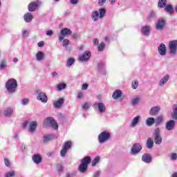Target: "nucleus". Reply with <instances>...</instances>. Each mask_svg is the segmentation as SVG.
Masks as SVG:
<instances>
[{"label":"nucleus","instance_id":"1","mask_svg":"<svg viewBox=\"0 0 177 177\" xmlns=\"http://www.w3.org/2000/svg\"><path fill=\"white\" fill-rule=\"evenodd\" d=\"M5 88L8 93H16L17 91V80L10 78L6 82Z\"/></svg>","mask_w":177,"mask_h":177},{"label":"nucleus","instance_id":"2","mask_svg":"<svg viewBox=\"0 0 177 177\" xmlns=\"http://www.w3.org/2000/svg\"><path fill=\"white\" fill-rule=\"evenodd\" d=\"M91 160L92 158H91V156H86L82 160V163L78 167V170L80 171V172H81L82 174H85V172H86V170L88 169V165L91 164Z\"/></svg>","mask_w":177,"mask_h":177},{"label":"nucleus","instance_id":"3","mask_svg":"<svg viewBox=\"0 0 177 177\" xmlns=\"http://www.w3.org/2000/svg\"><path fill=\"white\" fill-rule=\"evenodd\" d=\"M28 125V132H29L30 133H34V132H35V131L37 130L38 123H37L36 121L28 122L27 120L24 121L22 123L23 128H26V127H27Z\"/></svg>","mask_w":177,"mask_h":177},{"label":"nucleus","instance_id":"4","mask_svg":"<svg viewBox=\"0 0 177 177\" xmlns=\"http://www.w3.org/2000/svg\"><path fill=\"white\" fill-rule=\"evenodd\" d=\"M44 125L45 128H53V129H59V125H57V122L53 118L49 117L44 120Z\"/></svg>","mask_w":177,"mask_h":177},{"label":"nucleus","instance_id":"5","mask_svg":"<svg viewBox=\"0 0 177 177\" xmlns=\"http://www.w3.org/2000/svg\"><path fill=\"white\" fill-rule=\"evenodd\" d=\"M41 5H42V1L39 0L32 1L28 4V10L29 12H35V10H38L39 9Z\"/></svg>","mask_w":177,"mask_h":177},{"label":"nucleus","instance_id":"6","mask_svg":"<svg viewBox=\"0 0 177 177\" xmlns=\"http://www.w3.org/2000/svg\"><path fill=\"white\" fill-rule=\"evenodd\" d=\"M153 136L154 138V142L156 145H161L162 143V137H161V130L157 127L155 129Z\"/></svg>","mask_w":177,"mask_h":177},{"label":"nucleus","instance_id":"7","mask_svg":"<svg viewBox=\"0 0 177 177\" xmlns=\"http://www.w3.org/2000/svg\"><path fill=\"white\" fill-rule=\"evenodd\" d=\"M110 139V133L107 131H102L98 136V142L100 144L105 143Z\"/></svg>","mask_w":177,"mask_h":177},{"label":"nucleus","instance_id":"8","mask_svg":"<svg viewBox=\"0 0 177 177\" xmlns=\"http://www.w3.org/2000/svg\"><path fill=\"white\" fill-rule=\"evenodd\" d=\"M71 30L68 28H64L61 30L60 34L61 35L59 36V41H62L64 39V37H68V35H71L72 34Z\"/></svg>","mask_w":177,"mask_h":177},{"label":"nucleus","instance_id":"9","mask_svg":"<svg viewBox=\"0 0 177 177\" xmlns=\"http://www.w3.org/2000/svg\"><path fill=\"white\" fill-rule=\"evenodd\" d=\"M91 56H92L91 51H85L82 55L79 56V62H82V63L88 62Z\"/></svg>","mask_w":177,"mask_h":177},{"label":"nucleus","instance_id":"10","mask_svg":"<svg viewBox=\"0 0 177 177\" xmlns=\"http://www.w3.org/2000/svg\"><path fill=\"white\" fill-rule=\"evenodd\" d=\"M142 149V145H140V144L135 143L131 149V154H132L133 156H136V154L140 153Z\"/></svg>","mask_w":177,"mask_h":177},{"label":"nucleus","instance_id":"11","mask_svg":"<svg viewBox=\"0 0 177 177\" xmlns=\"http://www.w3.org/2000/svg\"><path fill=\"white\" fill-rule=\"evenodd\" d=\"M37 100L41 102V103H48V96H46V93L42 91L38 93Z\"/></svg>","mask_w":177,"mask_h":177},{"label":"nucleus","instance_id":"12","mask_svg":"<svg viewBox=\"0 0 177 177\" xmlns=\"http://www.w3.org/2000/svg\"><path fill=\"white\" fill-rule=\"evenodd\" d=\"M71 145H73V142H71V141H67L64 143V147L61 151L62 157H64V156H66L67 151L71 147Z\"/></svg>","mask_w":177,"mask_h":177},{"label":"nucleus","instance_id":"13","mask_svg":"<svg viewBox=\"0 0 177 177\" xmlns=\"http://www.w3.org/2000/svg\"><path fill=\"white\" fill-rule=\"evenodd\" d=\"M93 107L97 109L99 113H103L106 111V105H104L103 102H95Z\"/></svg>","mask_w":177,"mask_h":177},{"label":"nucleus","instance_id":"14","mask_svg":"<svg viewBox=\"0 0 177 177\" xmlns=\"http://www.w3.org/2000/svg\"><path fill=\"white\" fill-rule=\"evenodd\" d=\"M158 50L160 56H165L167 55V48L165 47V44L162 43L158 47Z\"/></svg>","mask_w":177,"mask_h":177},{"label":"nucleus","instance_id":"15","mask_svg":"<svg viewBox=\"0 0 177 177\" xmlns=\"http://www.w3.org/2000/svg\"><path fill=\"white\" fill-rule=\"evenodd\" d=\"M165 129L167 131H174L175 129V121L169 120L165 124Z\"/></svg>","mask_w":177,"mask_h":177},{"label":"nucleus","instance_id":"16","mask_svg":"<svg viewBox=\"0 0 177 177\" xmlns=\"http://www.w3.org/2000/svg\"><path fill=\"white\" fill-rule=\"evenodd\" d=\"M165 26V20L164 19H159L156 23V30H162Z\"/></svg>","mask_w":177,"mask_h":177},{"label":"nucleus","instance_id":"17","mask_svg":"<svg viewBox=\"0 0 177 177\" xmlns=\"http://www.w3.org/2000/svg\"><path fill=\"white\" fill-rule=\"evenodd\" d=\"M152 158L151 156L149 153H144L142 156V161L146 164H150L151 162Z\"/></svg>","mask_w":177,"mask_h":177},{"label":"nucleus","instance_id":"18","mask_svg":"<svg viewBox=\"0 0 177 177\" xmlns=\"http://www.w3.org/2000/svg\"><path fill=\"white\" fill-rule=\"evenodd\" d=\"M33 162L36 164L37 165L41 164L42 162V157H41V155L39 154H35L32 157Z\"/></svg>","mask_w":177,"mask_h":177},{"label":"nucleus","instance_id":"19","mask_svg":"<svg viewBox=\"0 0 177 177\" xmlns=\"http://www.w3.org/2000/svg\"><path fill=\"white\" fill-rule=\"evenodd\" d=\"M140 121V115H137L134 117L130 123V127H131V128H135V127H136V125L139 124Z\"/></svg>","mask_w":177,"mask_h":177},{"label":"nucleus","instance_id":"20","mask_svg":"<svg viewBox=\"0 0 177 177\" xmlns=\"http://www.w3.org/2000/svg\"><path fill=\"white\" fill-rule=\"evenodd\" d=\"M160 110H161V108L158 106L152 107L149 111V114L151 115H158V113H160Z\"/></svg>","mask_w":177,"mask_h":177},{"label":"nucleus","instance_id":"21","mask_svg":"<svg viewBox=\"0 0 177 177\" xmlns=\"http://www.w3.org/2000/svg\"><path fill=\"white\" fill-rule=\"evenodd\" d=\"M151 29V27L150 26H142L141 28V32L143 34V35L147 36L149 34H150V30Z\"/></svg>","mask_w":177,"mask_h":177},{"label":"nucleus","instance_id":"22","mask_svg":"<svg viewBox=\"0 0 177 177\" xmlns=\"http://www.w3.org/2000/svg\"><path fill=\"white\" fill-rule=\"evenodd\" d=\"M56 138V136L55 134H49L44 136V143H48V142H50V140H53Z\"/></svg>","mask_w":177,"mask_h":177},{"label":"nucleus","instance_id":"23","mask_svg":"<svg viewBox=\"0 0 177 177\" xmlns=\"http://www.w3.org/2000/svg\"><path fill=\"white\" fill-rule=\"evenodd\" d=\"M169 81V75H165L159 82V86H164Z\"/></svg>","mask_w":177,"mask_h":177},{"label":"nucleus","instance_id":"24","mask_svg":"<svg viewBox=\"0 0 177 177\" xmlns=\"http://www.w3.org/2000/svg\"><path fill=\"white\" fill-rule=\"evenodd\" d=\"M99 19H100L99 11L97 10L93 11L91 12V19L93 20V21H97Z\"/></svg>","mask_w":177,"mask_h":177},{"label":"nucleus","instance_id":"25","mask_svg":"<svg viewBox=\"0 0 177 177\" xmlns=\"http://www.w3.org/2000/svg\"><path fill=\"white\" fill-rule=\"evenodd\" d=\"M24 19L26 23H30V21H32L34 17L32 16V14H31V12H27L24 15Z\"/></svg>","mask_w":177,"mask_h":177},{"label":"nucleus","instance_id":"26","mask_svg":"<svg viewBox=\"0 0 177 177\" xmlns=\"http://www.w3.org/2000/svg\"><path fill=\"white\" fill-rule=\"evenodd\" d=\"M121 96H122V91H121V90H115L113 93L112 97L114 100H117V99H119Z\"/></svg>","mask_w":177,"mask_h":177},{"label":"nucleus","instance_id":"27","mask_svg":"<svg viewBox=\"0 0 177 177\" xmlns=\"http://www.w3.org/2000/svg\"><path fill=\"white\" fill-rule=\"evenodd\" d=\"M45 59V54L42 51H39L36 54V60L37 62H42Z\"/></svg>","mask_w":177,"mask_h":177},{"label":"nucleus","instance_id":"28","mask_svg":"<svg viewBox=\"0 0 177 177\" xmlns=\"http://www.w3.org/2000/svg\"><path fill=\"white\" fill-rule=\"evenodd\" d=\"M140 97L139 96H136L131 98V106H136V104H139L140 103Z\"/></svg>","mask_w":177,"mask_h":177},{"label":"nucleus","instance_id":"29","mask_svg":"<svg viewBox=\"0 0 177 177\" xmlns=\"http://www.w3.org/2000/svg\"><path fill=\"white\" fill-rule=\"evenodd\" d=\"M4 115L6 117H12L13 115V108H7L4 110Z\"/></svg>","mask_w":177,"mask_h":177},{"label":"nucleus","instance_id":"30","mask_svg":"<svg viewBox=\"0 0 177 177\" xmlns=\"http://www.w3.org/2000/svg\"><path fill=\"white\" fill-rule=\"evenodd\" d=\"M63 103H64V99L59 98L58 100L54 102V107L59 109V107L62 106V104H63Z\"/></svg>","mask_w":177,"mask_h":177},{"label":"nucleus","instance_id":"31","mask_svg":"<svg viewBox=\"0 0 177 177\" xmlns=\"http://www.w3.org/2000/svg\"><path fill=\"white\" fill-rule=\"evenodd\" d=\"M156 122V120L153 118H148L146 121L145 124L147 127H151Z\"/></svg>","mask_w":177,"mask_h":177},{"label":"nucleus","instance_id":"32","mask_svg":"<svg viewBox=\"0 0 177 177\" xmlns=\"http://www.w3.org/2000/svg\"><path fill=\"white\" fill-rule=\"evenodd\" d=\"M173 120H177V104H175L173 107V113H171Z\"/></svg>","mask_w":177,"mask_h":177},{"label":"nucleus","instance_id":"33","mask_svg":"<svg viewBox=\"0 0 177 177\" xmlns=\"http://www.w3.org/2000/svg\"><path fill=\"white\" fill-rule=\"evenodd\" d=\"M153 146H154V141L149 138L147 140V149H153Z\"/></svg>","mask_w":177,"mask_h":177},{"label":"nucleus","instance_id":"34","mask_svg":"<svg viewBox=\"0 0 177 177\" xmlns=\"http://www.w3.org/2000/svg\"><path fill=\"white\" fill-rule=\"evenodd\" d=\"M8 67V62H6V59H3L0 62V70H4V68H6Z\"/></svg>","mask_w":177,"mask_h":177},{"label":"nucleus","instance_id":"35","mask_svg":"<svg viewBox=\"0 0 177 177\" xmlns=\"http://www.w3.org/2000/svg\"><path fill=\"white\" fill-rule=\"evenodd\" d=\"M158 6L159 8H165L167 6V0H159Z\"/></svg>","mask_w":177,"mask_h":177},{"label":"nucleus","instance_id":"36","mask_svg":"<svg viewBox=\"0 0 177 177\" xmlns=\"http://www.w3.org/2000/svg\"><path fill=\"white\" fill-rule=\"evenodd\" d=\"M165 10L167 12V13H170V15H171V13H174V8L171 5L166 6V7L165 8Z\"/></svg>","mask_w":177,"mask_h":177},{"label":"nucleus","instance_id":"37","mask_svg":"<svg viewBox=\"0 0 177 177\" xmlns=\"http://www.w3.org/2000/svg\"><path fill=\"white\" fill-rule=\"evenodd\" d=\"M99 161H100V157L96 156L91 163L92 167H96L99 164Z\"/></svg>","mask_w":177,"mask_h":177},{"label":"nucleus","instance_id":"38","mask_svg":"<svg viewBox=\"0 0 177 177\" xmlns=\"http://www.w3.org/2000/svg\"><path fill=\"white\" fill-rule=\"evenodd\" d=\"M75 62V59H74V58L73 57L69 58L66 62V67H71V66L74 64Z\"/></svg>","mask_w":177,"mask_h":177},{"label":"nucleus","instance_id":"39","mask_svg":"<svg viewBox=\"0 0 177 177\" xmlns=\"http://www.w3.org/2000/svg\"><path fill=\"white\" fill-rule=\"evenodd\" d=\"M15 176H16V171H15L13 170L8 171L5 174V177H15Z\"/></svg>","mask_w":177,"mask_h":177},{"label":"nucleus","instance_id":"40","mask_svg":"<svg viewBox=\"0 0 177 177\" xmlns=\"http://www.w3.org/2000/svg\"><path fill=\"white\" fill-rule=\"evenodd\" d=\"M98 12L100 19H103L106 16V10L104 8L100 9Z\"/></svg>","mask_w":177,"mask_h":177},{"label":"nucleus","instance_id":"41","mask_svg":"<svg viewBox=\"0 0 177 177\" xmlns=\"http://www.w3.org/2000/svg\"><path fill=\"white\" fill-rule=\"evenodd\" d=\"M28 103H30V99H28V98H23L21 100V104L22 106H27V104H28Z\"/></svg>","mask_w":177,"mask_h":177},{"label":"nucleus","instance_id":"42","mask_svg":"<svg viewBox=\"0 0 177 177\" xmlns=\"http://www.w3.org/2000/svg\"><path fill=\"white\" fill-rule=\"evenodd\" d=\"M28 34H30V30L27 29H22L23 38H27V37H28Z\"/></svg>","mask_w":177,"mask_h":177},{"label":"nucleus","instance_id":"43","mask_svg":"<svg viewBox=\"0 0 177 177\" xmlns=\"http://www.w3.org/2000/svg\"><path fill=\"white\" fill-rule=\"evenodd\" d=\"M169 158L171 161H176L177 160V154L176 153H171L169 155Z\"/></svg>","mask_w":177,"mask_h":177},{"label":"nucleus","instance_id":"44","mask_svg":"<svg viewBox=\"0 0 177 177\" xmlns=\"http://www.w3.org/2000/svg\"><path fill=\"white\" fill-rule=\"evenodd\" d=\"M138 86H139V82L138 80L133 82L131 84V87L133 89H138Z\"/></svg>","mask_w":177,"mask_h":177},{"label":"nucleus","instance_id":"45","mask_svg":"<svg viewBox=\"0 0 177 177\" xmlns=\"http://www.w3.org/2000/svg\"><path fill=\"white\" fill-rule=\"evenodd\" d=\"M66 84L65 83H61L58 84L57 89L58 91H62V89H66Z\"/></svg>","mask_w":177,"mask_h":177},{"label":"nucleus","instance_id":"46","mask_svg":"<svg viewBox=\"0 0 177 177\" xmlns=\"http://www.w3.org/2000/svg\"><path fill=\"white\" fill-rule=\"evenodd\" d=\"M104 67V64H103V62L98 63V64H97L98 71H100V72L103 71Z\"/></svg>","mask_w":177,"mask_h":177},{"label":"nucleus","instance_id":"47","mask_svg":"<svg viewBox=\"0 0 177 177\" xmlns=\"http://www.w3.org/2000/svg\"><path fill=\"white\" fill-rule=\"evenodd\" d=\"M163 120H164V117L162 115H159L156 119V122L158 124H161V122H162Z\"/></svg>","mask_w":177,"mask_h":177},{"label":"nucleus","instance_id":"48","mask_svg":"<svg viewBox=\"0 0 177 177\" xmlns=\"http://www.w3.org/2000/svg\"><path fill=\"white\" fill-rule=\"evenodd\" d=\"M105 47H106V44H105L104 42H102V43H101V44L98 46L97 49H98V50H99L100 52H102V51L104 49Z\"/></svg>","mask_w":177,"mask_h":177},{"label":"nucleus","instance_id":"49","mask_svg":"<svg viewBox=\"0 0 177 177\" xmlns=\"http://www.w3.org/2000/svg\"><path fill=\"white\" fill-rule=\"evenodd\" d=\"M83 110H88L91 107V104L88 102H85L83 105H82Z\"/></svg>","mask_w":177,"mask_h":177},{"label":"nucleus","instance_id":"50","mask_svg":"<svg viewBox=\"0 0 177 177\" xmlns=\"http://www.w3.org/2000/svg\"><path fill=\"white\" fill-rule=\"evenodd\" d=\"M68 45H70V40L67 39H64L62 46L66 47V46H68Z\"/></svg>","mask_w":177,"mask_h":177},{"label":"nucleus","instance_id":"51","mask_svg":"<svg viewBox=\"0 0 177 177\" xmlns=\"http://www.w3.org/2000/svg\"><path fill=\"white\" fill-rule=\"evenodd\" d=\"M148 17L149 19H154V17H156V12L154 11H151L148 15Z\"/></svg>","mask_w":177,"mask_h":177},{"label":"nucleus","instance_id":"52","mask_svg":"<svg viewBox=\"0 0 177 177\" xmlns=\"http://www.w3.org/2000/svg\"><path fill=\"white\" fill-rule=\"evenodd\" d=\"M4 163L6 167H10V162L9 161V159L4 158Z\"/></svg>","mask_w":177,"mask_h":177},{"label":"nucleus","instance_id":"53","mask_svg":"<svg viewBox=\"0 0 177 177\" xmlns=\"http://www.w3.org/2000/svg\"><path fill=\"white\" fill-rule=\"evenodd\" d=\"M46 35L48 37H52V35H53V30H47L46 32Z\"/></svg>","mask_w":177,"mask_h":177},{"label":"nucleus","instance_id":"54","mask_svg":"<svg viewBox=\"0 0 177 177\" xmlns=\"http://www.w3.org/2000/svg\"><path fill=\"white\" fill-rule=\"evenodd\" d=\"M106 1L107 0H98V5L100 6H103L106 3Z\"/></svg>","mask_w":177,"mask_h":177},{"label":"nucleus","instance_id":"55","mask_svg":"<svg viewBox=\"0 0 177 177\" xmlns=\"http://www.w3.org/2000/svg\"><path fill=\"white\" fill-rule=\"evenodd\" d=\"M70 2L72 5H77L80 0H70Z\"/></svg>","mask_w":177,"mask_h":177},{"label":"nucleus","instance_id":"56","mask_svg":"<svg viewBox=\"0 0 177 177\" xmlns=\"http://www.w3.org/2000/svg\"><path fill=\"white\" fill-rule=\"evenodd\" d=\"M100 176V171H96L94 174H93V177H99Z\"/></svg>","mask_w":177,"mask_h":177},{"label":"nucleus","instance_id":"57","mask_svg":"<svg viewBox=\"0 0 177 177\" xmlns=\"http://www.w3.org/2000/svg\"><path fill=\"white\" fill-rule=\"evenodd\" d=\"M56 168L57 171H60L63 169V166L62 165H57Z\"/></svg>","mask_w":177,"mask_h":177},{"label":"nucleus","instance_id":"58","mask_svg":"<svg viewBox=\"0 0 177 177\" xmlns=\"http://www.w3.org/2000/svg\"><path fill=\"white\" fill-rule=\"evenodd\" d=\"M39 48H42V46H44V45H45V43L44 41H39L38 44H37Z\"/></svg>","mask_w":177,"mask_h":177},{"label":"nucleus","instance_id":"59","mask_svg":"<svg viewBox=\"0 0 177 177\" xmlns=\"http://www.w3.org/2000/svg\"><path fill=\"white\" fill-rule=\"evenodd\" d=\"M82 96H84V94L82 93H79L77 95V99H82Z\"/></svg>","mask_w":177,"mask_h":177},{"label":"nucleus","instance_id":"60","mask_svg":"<svg viewBox=\"0 0 177 177\" xmlns=\"http://www.w3.org/2000/svg\"><path fill=\"white\" fill-rule=\"evenodd\" d=\"M93 45H99V40L97 39L93 40Z\"/></svg>","mask_w":177,"mask_h":177},{"label":"nucleus","instance_id":"61","mask_svg":"<svg viewBox=\"0 0 177 177\" xmlns=\"http://www.w3.org/2000/svg\"><path fill=\"white\" fill-rule=\"evenodd\" d=\"M82 89H83L84 91L88 89V85H87L86 84H84L82 85Z\"/></svg>","mask_w":177,"mask_h":177},{"label":"nucleus","instance_id":"62","mask_svg":"<svg viewBox=\"0 0 177 177\" xmlns=\"http://www.w3.org/2000/svg\"><path fill=\"white\" fill-rule=\"evenodd\" d=\"M73 38L74 39H77V38H78V34L74 33V34L73 35Z\"/></svg>","mask_w":177,"mask_h":177},{"label":"nucleus","instance_id":"63","mask_svg":"<svg viewBox=\"0 0 177 177\" xmlns=\"http://www.w3.org/2000/svg\"><path fill=\"white\" fill-rule=\"evenodd\" d=\"M117 0H109V2L111 3V5H114V3H115Z\"/></svg>","mask_w":177,"mask_h":177},{"label":"nucleus","instance_id":"64","mask_svg":"<svg viewBox=\"0 0 177 177\" xmlns=\"http://www.w3.org/2000/svg\"><path fill=\"white\" fill-rule=\"evenodd\" d=\"M171 177H177V172L173 173V174L171 175Z\"/></svg>","mask_w":177,"mask_h":177}]
</instances>
